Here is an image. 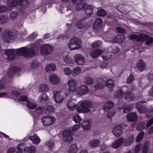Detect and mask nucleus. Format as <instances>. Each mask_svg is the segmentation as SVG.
Segmentation results:
<instances>
[{"label": "nucleus", "mask_w": 153, "mask_h": 153, "mask_svg": "<svg viewBox=\"0 0 153 153\" xmlns=\"http://www.w3.org/2000/svg\"><path fill=\"white\" fill-rule=\"evenodd\" d=\"M9 20L7 16H0V23L4 24L7 23Z\"/></svg>", "instance_id": "79ce46f5"}, {"label": "nucleus", "mask_w": 153, "mask_h": 153, "mask_svg": "<svg viewBox=\"0 0 153 153\" xmlns=\"http://www.w3.org/2000/svg\"><path fill=\"white\" fill-rule=\"evenodd\" d=\"M8 5L10 7L17 5L25 6L27 2L25 0H9L8 1Z\"/></svg>", "instance_id": "423d86ee"}, {"label": "nucleus", "mask_w": 153, "mask_h": 153, "mask_svg": "<svg viewBox=\"0 0 153 153\" xmlns=\"http://www.w3.org/2000/svg\"><path fill=\"white\" fill-rule=\"evenodd\" d=\"M22 149L19 147L14 149L12 148H10L7 151V153H22Z\"/></svg>", "instance_id": "72a5a7b5"}, {"label": "nucleus", "mask_w": 153, "mask_h": 153, "mask_svg": "<svg viewBox=\"0 0 153 153\" xmlns=\"http://www.w3.org/2000/svg\"><path fill=\"white\" fill-rule=\"evenodd\" d=\"M145 101H141L137 102L135 105V106L140 113H145L147 111V108L144 106L143 103Z\"/></svg>", "instance_id": "9d476101"}, {"label": "nucleus", "mask_w": 153, "mask_h": 153, "mask_svg": "<svg viewBox=\"0 0 153 153\" xmlns=\"http://www.w3.org/2000/svg\"><path fill=\"white\" fill-rule=\"evenodd\" d=\"M124 37V35L115 36L113 39V42L116 43H120L125 41V38Z\"/></svg>", "instance_id": "2f4dec72"}, {"label": "nucleus", "mask_w": 153, "mask_h": 153, "mask_svg": "<svg viewBox=\"0 0 153 153\" xmlns=\"http://www.w3.org/2000/svg\"><path fill=\"white\" fill-rule=\"evenodd\" d=\"M12 95L13 97H17L20 94L19 92L16 90H13L11 91Z\"/></svg>", "instance_id": "0e129e2a"}, {"label": "nucleus", "mask_w": 153, "mask_h": 153, "mask_svg": "<svg viewBox=\"0 0 153 153\" xmlns=\"http://www.w3.org/2000/svg\"><path fill=\"white\" fill-rule=\"evenodd\" d=\"M90 146L92 147H96L100 144V141L97 139L94 138L90 140L89 142Z\"/></svg>", "instance_id": "c756f323"}, {"label": "nucleus", "mask_w": 153, "mask_h": 153, "mask_svg": "<svg viewBox=\"0 0 153 153\" xmlns=\"http://www.w3.org/2000/svg\"><path fill=\"white\" fill-rule=\"evenodd\" d=\"M141 34L140 33L139 36L137 35H131L129 36V37L131 39H136L137 41H141L142 38L140 35Z\"/></svg>", "instance_id": "a19ab883"}, {"label": "nucleus", "mask_w": 153, "mask_h": 153, "mask_svg": "<svg viewBox=\"0 0 153 153\" xmlns=\"http://www.w3.org/2000/svg\"><path fill=\"white\" fill-rule=\"evenodd\" d=\"M55 111V108L52 105H49L48 106L46 111V113L48 114H51Z\"/></svg>", "instance_id": "de8ad7c7"}, {"label": "nucleus", "mask_w": 153, "mask_h": 153, "mask_svg": "<svg viewBox=\"0 0 153 153\" xmlns=\"http://www.w3.org/2000/svg\"><path fill=\"white\" fill-rule=\"evenodd\" d=\"M115 113V112L114 110H111L107 113V117L108 118H111L114 115Z\"/></svg>", "instance_id": "680f3d73"}, {"label": "nucleus", "mask_w": 153, "mask_h": 153, "mask_svg": "<svg viewBox=\"0 0 153 153\" xmlns=\"http://www.w3.org/2000/svg\"><path fill=\"white\" fill-rule=\"evenodd\" d=\"M105 83L102 80H101L97 82L96 84L94 85V87L97 89H100L103 88L104 87Z\"/></svg>", "instance_id": "e433bc0d"}, {"label": "nucleus", "mask_w": 153, "mask_h": 153, "mask_svg": "<svg viewBox=\"0 0 153 153\" xmlns=\"http://www.w3.org/2000/svg\"><path fill=\"white\" fill-rule=\"evenodd\" d=\"M124 98L127 101H131L136 98L134 94L130 91L126 92L124 94Z\"/></svg>", "instance_id": "412c9836"}, {"label": "nucleus", "mask_w": 153, "mask_h": 153, "mask_svg": "<svg viewBox=\"0 0 153 153\" xmlns=\"http://www.w3.org/2000/svg\"><path fill=\"white\" fill-rule=\"evenodd\" d=\"M102 23V20L100 18H97L95 20L94 25L93 27L95 29H98L100 28Z\"/></svg>", "instance_id": "c85d7f7f"}, {"label": "nucleus", "mask_w": 153, "mask_h": 153, "mask_svg": "<svg viewBox=\"0 0 153 153\" xmlns=\"http://www.w3.org/2000/svg\"><path fill=\"white\" fill-rule=\"evenodd\" d=\"M136 66L138 70L142 72L145 70L146 65L145 62L141 59H140L138 61Z\"/></svg>", "instance_id": "f3484780"}, {"label": "nucleus", "mask_w": 153, "mask_h": 153, "mask_svg": "<svg viewBox=\"0 0 153 153\" xmlns=\"http://www.w3.org/2000/svg\"><path fill=\"white\" fill-rule=\"evenodd\" d=\"M17 100L19 101H27V99L26 96H21L20 98Z\"/></svg>", "instance_id": "69168bd1"}, {"label": "nucleus", "mask_w": 153, "mask_h": 153, "mask_svg": "<svg viewBox=\"0 0 153 153\" xmlns=\"http://www.w3.org/2000/svg\"><path fill=\"white\" fill-rule=\"evenodd\" d=\"M101 53L102 51L100 49L93 50L90 53V55L93 58H96L98 57Z\"/></svg>", "instance_id": "7c9ffc66"}, {"label": "nucleus", "mask_w": 153, "mask_h": 153, "mask_svg": "<svg viewBox=\"0 0 153 153\" xmlns=\"http://www.w3.org/2000/svg\"><path fill=\"white\" fill-rule=\"evenodd\" d=\"M20 71V69L18 67H10L9 68L7 72L8 76L9 77H12L16 73Z\"/></svg>", "instance_id": "a211bd4d"}, {"label": "nucleus", "mask_w": 153, "mask_h": 153, "mask_svg": "<svg viewBox=\"0 0 153 153\" xmlns=\"http://www.w3.org/2000/svg\"><path fill=\"white\" fill-rule=\"evenodd\" d=\"M54 141L53 140H51L48 141L46 144L50 148L52 147L54 145Z\"/></svg>", "instance_id": "338daca9"}, {"label": "nucleus", "mask_w": 153, "mask_h": 153, "mask_svg": "<svg viewBox=\"0 0 153 153\" xmlns=\"http://www.w3.org/2000/svg\"><path fill=\"white\" fill-rule=\"evenodd\" d=\"M86 25L85 19H82L76 23V26L78 28L81 29L85 27Z\"/></svg>", "instance_id": "c9c22d12"}, {"label": "nucleus", "mask_w": 153, "mask_h": 153, "mask_svg": "<svg viewBox=\"0 0 153 153\" xmlns=\"http://www.w3.org/2000/svg\"><path fill=\"white\" fill-rule=\"evenodd\" d=\"M73 4L76 5V9L77 10H79L84 8V6L86 4L83 3L81 1V0H72Z\"/></svg>", "instance_id": "6ab92c4d"}, {"label": "nucleus", "mask_w": 153, "mask_h": 153, "mask_svg": "<svg viewBox=\"0 0 153 153\" xmlns=\"http://www.w3.org/2000/svg\"><path fill=\"white\" fill-rule=\"evenodd\" d=\"M48 100V97L47 94L45 93H43L38 97V100L39 102L45 103Z\"/></svg>", "instance_id": "5701e85b"}, {"label": "nucleus", "mask_w": 153, "mask_h": 153, "mask_svg": "<svg viewBox=\"0 0 153 153\" xmlns=\"http://www.w3.org/2000/svg\"><path fill=\"white\" fill-rule=\"evenodd\" d=\"M42 120L43 125L47 126L52 124L55 121L54 118H53L49 116L43 117L42 118Z\"/></svg>", "instance_id": "9b49d317"}, {"label": "nucleus", "mask_w": 153, "mask_h": 153, "mask_svg": "<svg viewBox=\"0 0 153 153\" xmlns=\"http://www.w3.org/2000/svg\"><path fill=\"white\" fill-rule=\"evenodd\" d=\"M133 105H128L124 108L123 109V111L125 113H127L132 110Z\"/></svg>", "instance_id": "37998d69"}, {"label": "nucleus", "mask_w": 153, "mask_h": 153, "mask_svg": "<svg viewBox=\"0 0 153 153\" xmlns=\"http://www.w3.org/2000/svg\"><path fill=\"white\" fill-rule=\"evenodd\" d=\"M56 69V65L54 64L51 63L46 66V71L48 73L54 72Z\"/></svg>", "instance_id": "393cba45"}, {"label": "nucleus", "mask_w": 153, "mask_h": 153, "mask_svg": "<svg viewBox=\"0 0 153 153\" xmlns=\"http://www.w3.org/2000/svg\"><path fill=\"white\" fill-rule=\"evenodd\" d=\"M124 141V138L122 137H120L112 144V147L116 149L119 148L123 144Z\"/></svg>", "instance_id": "aec40b11"}, {"label": "nucleus", "mask_w": 153, "mask_h": 153, "mask_svg": "<svg viewBox=\"0 0 153 153\" xmlns=\"http://www.w3.org/2000/svg\"><path fill=\"white\" fill-rule=\"evenodd\" d=\"M64 62L66 64H69L72 63L73 61L71 58L68 55L63 57Z\"/></svg>", "instance_id": "c03bdc74"}, {"label": "nucleus", "mask_w": 153, "mask_h": 153, "mask_svg": "<svg viewBox=\"0 0 153 153\" xmlns=\"http://www.w3.org/2000/svg\"><path fill=\"white\" fill-rule=\"evenodd\" d=\"M120 49L117 46H114L112 48V52L113 53H118Z\"/></svg>", "instance_id": "e2e57ef3"}, {"label": "nucleus", "mask_w": 153, "mask_h": 153, "mask_svg": "<svg viewBox=\"0 0 153 153\" xmlns=\"http://www.w3.org/2000/svg\"><path fill=\"white\" fill-rule=\"evenodd\" d=\"M44 110L42 107L39 106L35 109V111L36 113L38 114H40L43 112Z\"/></svg>", "instance_id": "6e6d98bb"}, {"label": "nucleus", "mask_w": 153, "mask_h": 153, "mask_svg": "<svg viewBox=\"0 0 153 153\" xmlns=\"http://www.w3.org/2000/svg\"><path fill=\"white\" fill-rule=\"evenodd\" d=\"M63 140L65 142H69L73 139L71 130L66 129L62 133Z\"/></svg>", "instance_id": "0eeeda50"}, {"label": "nucleus", "mask_w": 153, "mask_h": 153, "mask_svg": "<svg viewBox=\"0 0 153 153\" xmlns=\"http://www.w3.org/2000/svg\"><path fill=\"white\" fill-rule=\"evenodd\" d=\"M39 45L38 42L36 41L34 44L31 45L33 48L23 47L16 49H6L4 50V52L5 53L7 56V59L9 61H12L14 59L16 51L17 55L23 56L26 58L28 59L35 55V51L33 48H36Z\"/></svg>", "instance_id": "f257e3e1"}, {"label": "nucleus", "mask_w": 153, "mask_h": 153, "mask_svg": "<svg viewBox=\"0 0 153 153\" xmlns=\"http://www.w3.org/2000/svg\"><path fill=\"white\" fill-rule=\"evenodd\" d=\"M144 133L143 131L140 132L136 137V141L137 142L140 141V140L142 139L144 136Z\"/></svg>", "instance_id": "5fc2aeb1"}, {"label": "nucleus", "mask_w": 153, "mask_h": 153, "mask_svg": "<svg viewBox=\"0 0 153 153\" xmlns=\"http://www.w3.org/2000/svg\"><path fill=\"white\" fill-rule=\"evenodd\" d=\"M53 97L56 103H59L62 102L64 99L63 93L61 92L55 91L53 92Z\"/></svg>", "instance_id": "6e6552de"}, {"label": "nucleus", "mask_w": 153, "mask_h": 153, "mask_svg": "<svg viewBox=\"0 0 153 153\" xmlns=\"http://www.w3.org/2000/svg\"><path fill=\"white\" fill-rule=\"evenodd\" d=\"M105 86L109 88H112L115 85L114 81L111 79H109L107 81L105 84Z\"/></svg>", "instance_id": "4c0bfd02"}, {"label": "nucleus", "mask_w": 153, "mask_h": 153, "mask_svg": "<svg viewBox=\"0 0 153 153\" xmlns=\"http://www.w3.org/2000/svg\"><path fill=\"white\" fill-rule=\"evenodd\" d=\"M68 46L71 50H78L82 47L81 41L76 37L72 38L71 39Z\"/></svg>", "instance_id": "7ed1b4c3"}, {"label": "nucleus", "mask_w": 153, "mask_h": 153, "mask_svg": "<svg viewBox=\"0 0 153 153\" xmlns=\"http://www.w3.org/2000/svg\"><path fill=\"white\" fill-rule=\"evenodd\" d=\"M134 138L133 135L129 136V137L124 141V145L128 146L131 145L134 140Z\"/></svg>", "instance_id": "f704fd0d"}, {"label": "nucleus", "mask_w": 153, "mask_h": 153, "mask_svg": "<svg viewBox=\"0 0 153 153\" xmlns=\"http://www.w3.org/2000/svg\"><path fill=\"white\" fill-rule=\"evenodd\" d=\"M49 80L51 83L53 85H57L60 82L59 78L54 74L51 75L49 77Z\"/></svg>", "instance_id": "dca6fc26"}, {"label": "nucleus", "mask_w": 153, "mask_h": 153, "mask_svg": "<svg viewBox=\"0 0 153 153\" xmlns=\"http://www.w3.org/2000/svg\"><path fill=\"white\" fill-rule=\"evenodd\" d=\"M76 81L74 79H71L68 82L69 88L70 91L71 92H75L76 89Z\"/></svg>", "instance_id": "4468645a"}, {"label": "nucleus", "mask_w": 153, "mask_h": 153, "mask_svg": "<svg viewBox=\"0 0 153 153\" xmlns=\"http://www.w3.org/2000/svg\"><path fill=\"white\" fill-rule=\"evenodd\" d=\"M134 80V76L133 74H131L128 77V78L127 79L126 82L127 84H129L131 83L132 82H133V81Z\"/></svg>", "instance_id": "09e8293b"}, {"label": "nucleus", "mask_w": 153, "mask_h": 153, "mask_svg": "<svg viewBox=\"0 0 153 153\" xmlns=\"http://www.w3.org/2000/svg\"><path fill=\"white\" fill-rule=\"evenodd\" d=\"M48 86L46 84H42L40 86L39 90L40 91H47L48 90Z\"/></svg>", "instance_id": "3c124183"}, {"label": "nucleus", "mask_w": 153, "mask_h": 153, "mask_svg": "<svg viewBox=\"0 0 153 153\" xmlns=\"http://www.w3.org/2000/svg\"><path fill=\"white\" fill-rule=\"evenodd\" d=\"M91 121L90 120L84 121L82 124L83 128L85 130L89 129L91 127Z\"/></svg>", "instance_id": "473e14b6"}, {"label": "nucleus", "mask_w": 153, "mask_h": 153, "mask_svg": "<svg viewBox=\"0 0 153 153\" xmlns=\"http://www.w3.org/2000/svg\"><path fill=\"white\" fill-rule=\"evenodd\" d=\"M137 118V114L136 113L134 112H130L126 115L127 119L130 122H134L136 120Z\"/></svg>", "instance_id": "2eb2a0df"}, {"label": "nucleus", "mask_w": 153, "mask_h": 153, "mask_svg": "<svg viewBox=\"0 0 153 153\" xmlns=\"http://www.w3.org/2000/svg\"><path fill=\"white\" fill-rule=\"evenodd\" d=\"M28 139L35 144H39L41 141L39 137L36 134H34L32 136H30Z\"/></svg>", "instance_id": "b1692460"}, {"label": "nucleus", "mask_w": 153, "mask_h": 153, "mask_svg": "<svg viewBox=\"0 0 153 153\" xmlns=\"http://www.w3.org/2000/svg\"><path fill=\"white\" fill-rule=\"evenodd\" d=\"M88 88L85 85H82L78 88L77 93L79 95H83L86 93L88 91Z\"/></svg>", "instance_id": "cd10ccee"}, {"label": "nucleus", "mask_w": 153, "mask_h": 153, "mask_svg": "<svg viewBox=\"0 0 153 153\" xmlns=\"http://www.w3.org/2000/svg\"><path fill=\"white\" fill-rule=\"evenodd\" d=\"M146 124L144 122H141L138 124L137 126V129L139 131H140L144 129L145 127Z\"/></svg>", "instance_id": "a18cd8bd"}, {"label": "nucleus", "mask_w": 153, "mask_h": 153, "mask_svg": "<svg viewBox=\"0 0 153 153\" xmlns=\"http://www.w3.org/2000/svg\"><path fill=\"white\" fill-rule=\"evenodd\" d=\"M85 13L88 16L91 15L93 12V6L91 5L86 4L84 6Z\"/></svg>", "instance_id": "4be33fe9"}, {"label": "nucleus", "mask_w": 153, "mask_h": 153, "mask_svg": "<svg viewBox=\"0 0 153 153\" xmlns=\"http://www.w3.org/2000/svg\"><path fill=\"white\" fill-rule=\"evenodd\" d=\"M93 79L89 76H87L84 78V82L87 85H90L93 82Z\"/></svg>", "instance_id": "ea45409f"}, {"label": "nucleus", "mask_w": 153, "mask_h": 153, "mask_svg": "<svg viewBox=\"0 0 153 153\" xmlns=\"http://www.w3.org/2000/svg\"><path fill=\"white\" fill-rule=\"evenodd\" d=\"M24 151L26 153H35L36 149L34 146H31L25 147Z\"/></svg>", "instance_id": "a878e982"}, {"label": "nucleus", "mask_w": 153, "mask_h": 153, "mask_svg": "<svg viewBox=\"0 0 153 153\" xmlns=\"http://www.w3.org/2000/svg\"><path fill=\"white\" fill-rule=\"evenodd\" d=\"M74 58L75 62L78 65H82L85 62V58L81 54H77L75 55Z\"/></svg>", "instance_id": "ddd939ff"}, {"label": "nucleus", "mask_w": 153, "mask_h": 153, "mask_svg": "<svg viewBox=\"0 0 153 153\" xmlns=\"http://www.w3.org/2000/svg\"><path fill=\"white\" fill-rule=\"evenodd\" d=\"M40 50L42 54L47 56L50 55L53 52V48L51 45L46 44L41 46Z\"/></svg>", "instance_id": "39448f33"}, {"label": "nucleus", "mask_w": 153, "mask_h": 153, "mask_svg": "<svg viewBox=\"0 0 153 153\" xmlns=\"http://www.w3.org/2000/svg\"><path fill=\"white\" fill-rule=\"evenodd\" d=\"M39 64V62L36 60H33L31 64V66L32 68H34Z\"/></svg>", "instance_id": "052dcab7"}, {"label": "nucleus", "mask_w": 153, "mask_h": 153, "mask_svg": "<svg viewBox=\"0 0 153 153\" xmlns=\"http://www.w3.org/2000/svg\"><path fill=\"white\" fill-rule=\"evenodd\" d=\"M114 105V102L109 101L106 102L103 105V108L105 111H107L109 109L113 107Z\"/></svg>", "instance_id": "bb28decb"}, {"label": "nucleus", "mask_w": 153, "mask_h": 153, "mask_svg": "<svg viewBox=\"0 0 153 153\" xmlns=\"http://www.w3.org/2000/svg\"><path fill=\"white\" fill-rule=\"evenodd\" d=\"M123 131V128L120 125H117L114 127L113 130L114 134L117 137L121 136Z\"/></svg>", "instance_id": "f8f14e48"}, {"label": "nucleus", "mask_w": 153, "mask_h": 153, "mask_svg": "<svg viewBox=\"0 0 153 153\" xmlns=\"http://www.w3.org/2000/svg\"><path fill=\"white\" fill-rule=\"evenodd\" d=\"M79 104L80 105H76L71 100L67 104L68 108L71 111L76 109L78 112L83 113L92 112L95 110L92 103L88 100H83L79 102Z\"/></svg>", "instance_id": "f03ea898"}, {"label": "nucleus", "mask_w": 153, "mask_h": 153, "mask_svg": "<svg viewBox=\"0 0 153 153\" xmlns=\"http://www.w3.org/2000/svg\"><path fill=\"white\" fill-rule=\"evenodd\" d=\"M77 151V148L75 144L72 145L69 148L68 153H76Z\"/></svg>", "instance_id": "58836bf2"}, {"label": "nucleus", "mask_w": 153, "mask_h": 153, "mask_svg": "<svg viewBox=\"0 0 153 153\" xmlns=\"http://www.w3.org/2000/svg\"><path fill=\"white\" fill-rule=\"evenodd\" d=\"M73 119L76 123H78L81 120L80 117L78 115H76L74 116L73 117Z\"/></svg>", "instance_id": "bf43d9fd"}, {"label": "nucleus", "mask_w": 153, "mask_h": 153, "mask_svg": "<svg viewBox=\"0 0 153 153\" xmlns=\"http://www.w3.org/2000/svg\"><path fill=\"white\" fill-rule=\"evenodd\" d=\"M2 39L5 42L9 43L13 42L15 37L13 33L8 30H6L2 33Z\"/></svg>", "instance_id": "20e7f679"}, {"label": "nucleus", "mask_w": 153, "mask_h": 153, "mask_svg": "<svg viewBox=\"0 0 153 153\" xmlns=\"http://www.w3.org/2000/svg\"><path fill=\"white\" fill-rule=\"evenodd\" d=\"M101 42L99 41L95 42L92 44V47L94 48H96L100 46Z\"/></svg>", "instance_id": "4d7b16f0"}, {"label": "nucleus", "mask_w": 153, "mask_h": 153, "mask_svg": "<svg viewBox=\"0 0 153 153\" xmlns=\"http://www.w3.org/2000/svg\"><path fill=\"white\" fill-rule=\"evenodd\" d=\"M71 69L68 67L65 68H64V72L65 74L67 75H69L71 73Z\"/></svg>", "instance_id": "13d9d810"}, {"label": "nucleus", "mask_w": 153, "mask_h": 153, "mask_svg": "<svg viewBox=\"0 0 153 153\" xmlns=\"http://www.w3.org/2000/svg\"><path fill=\"white\" fill-rule=\"evenodd\" d=\"M124 94L123 91L121 89H120L117 91L114 92V95L117 97L122 96Z\"/></svg>", "instance_id": "603ef678"}, {"label": "nucleus", "mask_w": 153, "mask_h": 153, "mask_svg": "<svg viewBox=\"0 0 153 153\" xmlns=\"http://www.w3.org/2000/svg\"><path fill=\"white\" fill-rule=\"evenodd\" d=\"M18 13L17 11L12 12L10 14V18L11 20L15 19L17 16Z\"/></svg>", "instance_id": "864d4df0"}, {"label": "nucleus", "mask_w": 153, "mask_h": 153, "mask_svg": "<svg viewBox=\"0 0 153 153\" xmlns=\"http://www.w3.org/2000/svg\"><path fill=\"white\" fill-rule=\"evenodd\" d=\"M147 79L149 82H151L153 80V74L149 73L148 75Z\"/></svg>", "instance_id": "774afa93"}, {"label": "nucleus", "mask_w": 153, "mask_h": 153, "mask_svg": "<svg viewBox=\"0 0 153 153\" xmlns=\"http://www.w3.org/2000/svg\"><path fill=\"white\" fill-rule=\"evenodd\" d=\"M142 38V42L146 41L145 44L146 45H150L153 42V37H150L149 35L143 33L141 34L140 35Z\"/></svg>", "instance_id": "1a4fd4ad"}, {"label": "nucleus", "mask_w": 153, "mask_h": 153, "mask_svg": "<svg viewBox=\"0 0 153 153\" xmlns=\"http://www.w3.org/2000/svg\"><path fill=\"white\" fill-rule=\"evenodd\" d=\"M97 14L99 16H104L106 15V13L104 10L100 9L97 11Z\"/></svg>", "instance_id": "8fccbe9b"}, {"label": "nucleus", "mask_w": 153, "mask_h": 153, "mask_svg": "<svg viewBox=\"0 0 153 153\" xmlns=\"http://www.w3.org/2000/svg\"><path fill=\"white\" fill-rule=\"evenodd\" d=\"M27 105L29 108L31 109H34L36 106V105L33 102H31L30 101L27 102Z\"/></svg>", "instance_id": "49530a36"}]
</instances>
